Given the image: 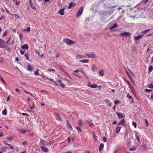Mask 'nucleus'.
Segmentation results:
<instances>
[{
  "mask_svg": "<svg viewBox=\"0 0 153 153\" xmlns=\"http://www.w3.org/2000/svg\"><path fill=\"white\" fill-rule=\"evenodd\" d=\"M113 12L111 11L108 12V11H104L103 12H100V15L101 16V17L102 18H105L106 17H107L108 16H110V14L112 13Z\"/></svg>",
  "mask_w": 153,
  "mask_h": 153,
  "instance_id": "nucleus-1",
  "label": "nucleus"
},
{
  "mask_svg": "<svg viewBox=\"0 0 153 153\" xmlns=\"http://www.w3.org/2000/svg\"><path fill=\"white\" fill-rule=\"evenodd\" d=\"M124 139L126 142V145L128 146H130V143L131 142V139L128 137V134H126L124 136Z\"/></svg>",
  "mask_w": 153,
  "mask_h": 153,
  "instance_id": "nucleus-2",
  "label": "nucleus"
},
{
  "mask_svg": "<svg viewBox=\"0 0 153 153\" xmlns=\"http://www.w3.org/2000/svg\"><path fill=\"white\" fill-rule=\"evenodd\" d=\"M84 8L83 7H81V8L79 9V10L76 14V16L78 17L80 16L82 14Z\"/></svg>",
  "mask_w": 153,
  "mask_h": 153,
  "instance_id": "nucleus-3",
  "label": "nucleus"
},
{
  "mask_svg": "<svg viewBox=\"0 0 153 153\" xmlns=\"http://www.w3.org/2000/svg\"><path fill=\"white\" fill-rule=\"evenodd\" d=\"M120 35L122 36L129 37L131 34L128 32H124L120 33Z\"/></svg>",
  "mask_w": 153,
  "mask_h": 153,
  "instance_id": "nucleus-4",
  "label": "nucleus"
},
{
  "mask_svg": "<svg viewBox=\"0 0 153 153\" xmlns=\"http://www.w3.org/2000/svg\"><path fill=\"white\" fill-rule=\"evenodd\" d=\"M65 42L67 43L68 45H69L75 43V42L68 39H64Z\"/></svg>",
  "mask_w": 153,
  "mask_h": 153,
  "instance_id": "nucleus-5",
  "label": "nucleus"
},
{
  "mask_svg": "<svg viewBox=\"0 0 153 153\" xmlns=\"http://www.w3.org/2000/svg\"><path fill=\"white\" fill-rule=\"evenodd\" d=\"M6 43L4 42V41L1 39H0V48H4L5 46V44Z\"/></svg>",
  "mask_w": 153,
  "mask_h": 153,
  "instance_id": "nucleus-6",
  "label": "nucleus"
},
{
  "mask_svg": "<svg viewBox=\"0 0 153 153\" xmlns=\"http://www.w3.org/2000/svg\"><path fill=\"white\" fill-rule=\"evenodd\" d=\"M88 86L91 88H97L98 86V85H97L91 84V82H89L88 83Z\"/></svg>",
  "mask_w": 153,
  "mask_h": 153,
  "instance_id": "nucleus-7",
  "label": "nucleus"
},
{
  "mask_svg": "<svg viewBox=\"0 0 153 153\" xmlns=\"http://www.w3.org/2000/svg\"><path fill=\"white\" fill-rule=\"evenodd\" d=\"M116 113L119 119H122L125 117V115L123 114H121L120 113H117V112H116Z\"/></svg>",
  "mask_w": 153,
  "mask_h": 153,
  "instance_id": "nucleus-8",
  "label": "nucleus"
},
{
  "mask_svg": "<svg viewBox=\"0 0 153 153\" xmlns=\"http://www.w3.org/2000/svg\"><path fill=\"white\" fill-rule=\"evenodd\" d=\"M40 143L41 144L44 146H47L48 144V142H46L44 140H43L42 139H41Z\"/></svg>",
  "mask_w": 153,
  "mask_h": 153,
  "instance_id": "nucleus-9",
  "label": "nucleus"
},
{
  "mask_svg": "<svg viewBox=\"0 0 153 153\" xmlns=\"http://www.w3.org/2000/svg\"><path fill=\"white\" fill-rule=\"evenodd\" d=\"M55 117L57 120L59 121H61V118L60 115L57 113L55 114Z\"/></svg>",
  "mask_w": 153,
  "mask_h": 153,
  "instance_id": "nucleus-10",
  "label": "nucleus"
},
{
  "mask_svg": "<svg viewBox=\"0 0 153 153\" xmlns=\"http://www.w3.org/2000/svg\"><path fill=\"white\" fill-rule=\"evenodd\" d=\"M41 149L42 151L45 152H48V149L46 147L43 146H40Z\"/></svg>",
  "mask_w": 153,
  "mask_h": 153,
  "instance_id": "nucleus-11",
  "label": "nucleus"
},
{
  "mask_svg": "<svg viewBox=\"0 0 153 153\" xmlns=\"http://www.w3.org/2000/svg\"><path fill=\"white\" fill-rule=\"evenodd\" d=\"M27 70L30 71H32L33 70V68L32 66L30 64H29L27 67Z\"/></svg>",
  "mask_w": 153,
  "mask_h": 153,
  "instance_id": "nucleus-12",
  "label": "nucleus"
},
{
  "mask_svg": "<svg viewBox=\"0 0 153 153\" xmlns=\"http://www.w3.org/2000/svg\"><path fill=\"white\" fill-rule=\"evenodd\" d=\"M76 5V4L74 2H71L70 3L68 8L69 9H71L72 7H74Z\"/></svg>",
  "mask_w": 153,
  "mask_h": 153,
  "instance_id": "nucleus-13",
  "label": "nucleus"
},
{
  "mask_svg": "<svg viewBox=\"0 0 153 153\" xmlns=\"http://www.w3.org/2000/svg\"><path fill=\"white\" fill-rule=\"evenodd\" d=\"M57 82L60 84V85L61 86L62 88H64L65 87V85L64 84L62 83V80H58Z\"/></svg>",
  "mask_w": 153,
  "mask_h": 153,
  "instance_id": "nucleus-14",
  "label": "nucleus"
},
{
  "mask_svg": "<svg viewBox=\"0 0 153 153\" xmlns=\"http://www.w3.org/2000/svg\"><path fill=\"white\" fill-rule=\"evenodd\" d=\"M143 35H141L137 36H135L134 38V39L135 40H140L141 37L143 36Z\"/></svg>",
  "mask_w": 153,
  "mask_h": 153,
  "instance_id": "nucleus-15",
  "label": "nucleus"
},
{
  "mask_svg": "<svg viewBox=\"0 0 153 153\" xmlns=\"http://www.w3.org/2000/svg\"><path fill=\"white\" fill-rule=\"evenodd\" d=\"M21 47L22 49H25L26 50H27L29 48V47L27 44H25L23 46H21Z\"/></svg>",
  "mask_w": 153,
  "mask_h": 153,
  "instance_id": "nucleus-16",
  "label": "nucleus"
},
{
  "mask_svg": "<svg viewBox=\"0 0 153 153\" xmlns=\"http://www.w3.org/2000/svg\"><path fill=\"white\" fill-rule=\"evenodd\" d=\"M87 56L88 57L94 58L96 57L95 54L94 53H92L89 54H87Z\"/></svg>",
  "mask_w": 153,
  "mask_h": 153,
  "instance_id": "nucleus-17",
  "label": "nucleus"
},
{
  "mask_svg": "<svg viewBox=\"0 0 153 153\" xmlns=\"http://www.w3.org/2000/svg\"><path fill=\"white\" fill-rule=\"evenodd\" d=\"M65 10V8H63V9H61L59 11V13L61 15H63L64 14V10Z\"/></svg>",
  "mask_w": 153,
  "mask_h": 153,
  "instance_id": "nucleus-18",
  "label": "nucleus"
},
{
  "mask_svg": "<svg viewBox=\"0 0 153 153\" xmlns=\"http://www.w3.org/2000/svg\"><path fill=\"white\" fill-rule=\"evenodd\" d=\"M104 145L103 143H101L100 146V147L99 148V150L100 151L102 150L103 148Z\"/></svg>",
  "mask_w": 153,
  "mask_h": 153,
  "instance_id": "nucleus-19",
  "label": "nucleus"
},
{
  "mask_svg": "<svg viewBox=\"0 0 153 153\" xmlns=\"http://www.w3.org/2000/svg\"><path fill=\"white\" fill-rule=\"evenodd\" d=\"M117 27V23H115L113 25L110 27V30H112L114 28H115Z\"/></svg>",
  "mask_w": 153,
  "mask_h": 153,
  "instance_id": "nucleus-20",
  "label": "nucleus"
},
{
  "mask_svg": "<svg viewBox=\"0 0 153 153\" xmlns=\"http://www.w3.org/2000/svg\"><path fill=\"white\" fill-rule=\"evenodd\" d=\"M36 52L37 53L39 56H43V53H42L41 51H38L37 50L36 51Z\"/></svg>",
  "mask_w": 153,
  "mask_h": 153,
  "instance_id": "nucleus-21",
  "label": "nucleus"
},
{
  "mask_svg": "<svg viewBox=\"0 0 153 153\" xmlns=\"http://www.w3.org/2000/svg\"><path fill=\"white\" fill-rule=\"evenodd\" d=\"M103 70H102L99 71V75L100 76H103L104 75Z\"/></svg>",
  "mask_w": 153,
  "mask_h": 153,
  "instance_id": "nucleus-22",
  "label": "nucleus"
},
{
  "mask_svg": "<svg viewBox=\"0 0 153 153\" xmlns=\"http://www.w3.org/2000/svg\"><path fill=\"white\" fill-rule=\"evenodd\" d=\"M105 102L106 103H107V105L108 106L110 107L111 105V103L110 102L109 100L108 99L105 100Z\"/></svg>",
  "mask_w": 153,
  "mask_h": 153,
  "instance_id": "nucleus-23",
  "label": "nucleus"
},
{
  "mask_svg": "<svg viewBox=\"0 0 153 153\" xmlns=\"http://www.w3.org/2000/svg\"><path fill=\"white\" fill-rule=\"evenodd\" d=\"M125 123V120L124 119H123L121 121H120V122L118 124V125L120 126V125H123Z\"/></svg>",
  "mask_w": 153,
  "mask_h": 153,
  "instance_id": "nucleus-24",
  "label": "nucleus"
},
{
  "mask_svg": "<svg viewBox=\"0 0 153 153\" xmlns=\"http://www.w3.org/2000/svg\"><path fill=\"white\" fill-rule=\"evenodd\" d=\"M121 128L120 127H117L115 131L117 133H118L120 131Z\"/></svg>",
  "mask_w": 153,
  "mask_h": 153,
  "instance_id": "nucleus-25",
  "label": "nucleus"
},
{
  "mask_svg": "<svg viewBox=\"0 0 153 153\" xmlns=\"http://www.w3.org/2000/svg\"><path fill=\"white\" fill-rule=\"evenodd\" d=\"M8 148L7 147H2L1 149V150L0 151V153H2L4 151H5V149H7Z\"/></svg>",
  "mask_w": 153,
  "mask_h": 153,
  "instance_id": "nucleus-26",
  "label": "nucleus"
},
{
  "mask_svg": "<svg viewBox=\"0 0 153 153\" xmlns=\"http://www.w3.org/2000/svg\"><path fill=\"white\" fill-rule=\"evenodd\" d=\"M79 61L83 63H87L89 62L88 60L86 59L80 60Z\"/></svg>",
  "mask_w": 153,
  "mask_h": 153,
  "instance_id": "nucleus-27",
  "label": "nucleus"
},
{
  "mask_svg": "<svg viewBox=\"0 0 153 153\" xmlns=\"http://www.w3.org/2000/svg\"><path fill=\"white\" fill-rule=\"evenodd\" d=\"M30 30V27H27V29H25L22 30L23 31L25 32H29Z\"/></svg>",
  "mask_w": 153,
  "mask_h": 153,
  "instance_id": "nucleus-28",
  "label": "nucleus"
},
{
  "mask_svg": "<svg viewBox=\"0 0 153 153\" xmlns=\"http://www.w3.org/2000/svg\"><path fill=\"white\" fill-rule=\"evenodd\" d=\"M29 2H30V4L31 6V7L33 9H36V7H35L33 6V4L31 2V0H29Z\"/></svg>",
  "mask_w": 153,
  "mask_h": 153,
  "instance_id": "nucleus-29",
  "label": "nucleus"
},
{
  "mask_svg": "<svg viewBox=\"0 0 153 153\" xmlns=\"http://www.w3.org/2000/svg\"><path fill=\"white\" fill-rule=\"evenodd\" d=\"M96 68V67L95 65L94 64H92V71L93 72H94Z\"/></svg>",
  "mask_w": 153,
  "mask_h": 153,
  "instance_id": "nucleus-30",
  "label": "nucleus"
},
{
  "mask_svg": "<svg viewBox=\"0 0 153 153\" xmlns=\"http://www.w3.org/2000/svg\"><path fill=\"white\" fill-rule=\"evenodd\" d=\"M146 147H147V146H146V145H144L143 146L140 147V148H141V149H143V150L144 151L146 148Z\"/></svg>",
  "mask_w": 153,
  "mask_h": 153,
  "instance_id": "nucleus-31",
  "label": "nucleus"
},
{
  "mask_svg": "<svg viewBox=\"0 0 153 153\" xmlns=\"http://www.w3.org/2000/svg\"><path fill=\"white\" fill-rule=\"evenodd\" d=\"M7 114V112L6 109H4L2 111V114L4 115H6Z\"/></svg>",
  "mask_w": 153,
  "mask_h": 153,
  "instance_id": "nucleus-32",
  "label": "nucleus"
},
{
  "mask_svg": "<svg viewBox=\"0 0 153 153\" xmlns=\"http://www.w3.org/2000/svg\"><path fill=\"white\" fill-rule=\"evenodd\" d=\"M153 69V68L152 67V65L150 66L149 67V73L151 72L152 71V70Z\"/></svg>",
  "mask_w": 153,
  "mask_h": 153,
  "instance_id": "nucleus-33",
  "label": "nucleus"
},
{
  "mask_svg": "<svg viewBox=\"0 0 153 153\" xmlns=\"http://www.w3.org/2000/svg\"><path fill=\"white\" fill-rule=\"evenodd\" d=\"M135 136L137 140H138V142H140V139L139 136L137 135V134H135Z\"/></svg>",
  "mask_w": 153,
  "mask_h": 153,
  "instance_id": "nucleus-34",
  "label": "nucleus"
},
{
  "mask_svg": "<svg viewBox=\"0 0 153 153\" xmlns=\"http://www.w3.org/2000/svg\"><path fill=\"white\" fill-rule=\"evenodd\" d=\"M148 87L149 88H153V84H148Z\"/></svg>",
  "mask_w": 153,
  "mask_h": 153,
  "instance_id": "nucleus-35",
  "label": "nucleus"
},
{
  "mask_svg": "<svg viewBox=\"0 0 153 153\" xmlns=\"http://www.w3.org/2000/svg\"><path fill=\"white\" fill-rule=\"evenodd\" d=\"M39 70L38 69H36V71L34 73V75H38L39 74Z\"/></svg>",
  "mask_w": 153,
  "mask_h": 153,
  "instance_id": "nucleus-36",
  "label": "nucleus"
},
{
  "mask_svg": "<svg viewBox=\"0 0 153 153\" xmlns=\"http://www.w3.org/2000/svg\"><path fill=\"white\" fill-rule=\"evenodd\" d=\"M76 128L77 130L79 132H81V131H82V130L81 129V128L77 126V127H76Z\"/></svg>",
  "mask_w": 153,
  "mask_h": 153,
  "instance_id": "nucleus-37",
  "label": "nucleus"
},
{
  "mask_svg": "<svg viewBox=\"0 0 153 153\" xmlns=\"http://www.w3.org/2000/svg\"><path fill=\"white\" fill-rule=\"evenodd\" d=\"M78 122H79V126H81L83 124L82 120H79L78 121Z\"/></svg>",
  "mask_w": 153,
  "mask_h": 153,
  "instance_id": "nucleus-38",
  "label": "nucleus"
},
{
  "mask_svg": "<svg viewBox=\"0 0 153 153\" xmlns=\"http://www.w3.org/2000/svg\"><path fill=\"white\" fill-rule=\"evenodd\" d=\"M25 56L26 59L27 60H29V57H28V54L27 53H26L25 54Z\"/></svg>",
  "mask_w": 153,
  "mask_h": 153,
  "instance_id": "nucleus-39",
  "label": "nucleus"
},
{
  "mask_svg": "<svg viewBox=\"0 0 153 153\" xmlns=\"http://www.w3.org/2000/svg\"><path fill=\"white\" fill-rule=\"evenodd\" d=\"M6 50L8 52H10L11 51V49L8 47H6Z\"/></svg>",
  "mask_w": 153,
  "mask_h": 153,
  "instance_id": "nucleus-40",
  "label": "nucleus"
},
{
  "mask_svg": "<svg viewBox=\"0 0 153 153\" xmlns=\"http://www.w3.org/2000/svg\"><path fill=\"white\" fill-rule=\"evenodd\" d=\"M132 125L134 126V127L135 128H136L137 127V123H136V122H133L132 123Z\"/></svg>",
  "mask_w": 153,
  "mask_h": 153,
  "instance_id": "nucleus-41",
  "label": "nucleus"
},
{
  "mask_svg": "<svg viewBox=\"0 0 153 153\" xmlns=\"http://www.w3.org/2000/svg\"><path fill=\"white\" fill-rule=\"evenodd\" d=\"M68 126V128H70V129L71 130L73 129V128L72 127V126L71 124H69L67 125Z\"/></svg>",
  "mask_w": 153,
  "mask_h": 153,
  "instance_id": "nucleus-42",
  "label": "nucleus"
},
{
  "mask_svg": "<svg viewBox=\"0 0 153 153\" xmlns=\"http://www.w3.org/2000/svg\"><path fill=\"white\" fill-rule=\"evenodd\" d=\"M127 97L128 98V99H131L132 98V97L129 94H128L127 95Z\"/></svg>",
  "mask_w": 153,
  "mask_h": 153,
  "instance_id": "nucleus-43",
  "label": "nucleus"
},
{
  "mask_svg": "<svg viewBox=\"0 0 153 153\" xmlns=\"http://www.w3.org/2000/svg\"><path fill=\"white\" fill-rule=\"evenodd\" d=\"M114 102L115 104H117L120 102V101L117 100L114 101Z\"/></svg>",
  "mask_w": 153,
  "mask_h": 153,
  "instance_id": "nucleus-44",
  "label": "nucleus"
},
{
  "mask_svg": "<svg viewBox=\"0 0 153 153\" xmlns=\"http://www.w3.org/2000/svg\"><path fill=\"white\" fill-rule=\"evenodd\" d=\"M93 134L94 139L95 140H97V136H95L94 132H93Z\"/></svg>",
  "mask_w": 153,
  "mask_h": 153,
  "instance_id": "nucleus-45",
  "label": "nucleus"
},
{
  "mask_svg": "<svg viewBox=\"0 0 153 153\" xmlns=\"http://www.w3.org/2000/svg\"><path fill=\"white\" fill-rule=\"evenodd\" d=\"M22 115H23V116H26L27 117H29V115L28 114L25 113H22Z\"/></svg>",
  "mask_w": 153,
  "mask_h": 153,
  "instance_id": "nucleus-46",
  "label": "nucleus"
},
{
  "mask_svg": "<svg viewBox=\"0 0 153 153\" xmlns=\"http://www.w3.org/2000/svg\"><path fill=\"white\" fill-rule=\"evenodd\" d=\"M150 30V29H148V30H144L143 31V32H141V33H147V32H148Z\"/></svg>",
  "mask_w": 153,
  "mask_h": 153,
  "instance_id": "nucleus-47",
  "label": "nucleus"
},
{
  "mask_svg": "<svg viewBox=\"0 0 153 153\" xmlns=\"http://www.w3.org/2000/svg\"><path fill=\"white\" fill-rule=\"evenodd\" d=\"M27 142L26 141H24L23 143H22V144L24 145V146H25V145H27Z\"/></svg>",
  "mask_w": 153,
  "mask_h": 153,
  "instance_id": "nucleus-48",
  "label": "nucleus"
},
{
  "mask_svg": "<svg viewBox=\"0 0 153 153\" xmlns=\"http://www.w3.org/2000/svg\"><path fill=\"white\" fill-rule=\"evenodd\" d=\"M13 137H9L7 138V139L8 140H12Z\"/></svg>",
  "mask_w": 153,
  "mask_h": 153,
  "instance_id": "nucleus-49",
  "label": "nucleus"
},
{
  "mask_svg": "<svg viewBox=\"0 0 153 153\" xmlns=\"http://www.w3.org/2000/svg\"><path fill=\"white\" fill-rule=\"evenodd\" d=\"M136 149V148H135L133 147V148H130L129 149V151H134Z\"/></svg>",
  "mask_w": 153,
  "mask_h": 153,
  "instance_id": "nucleus-50",
  "label": "nucleus"
},
{
  "mask_svg": "<svg viewBox=\"0 0 153 153\" xmlns=\"http://www.w3.org/2000/svg\"><path fill=\"white\" fill-rule=\"evenodd\" d=\"M103 141L104 142V143L105 142L107 141L106 138L105 137H104L103 138Z\"/></svg>",
  "mask_w": 153,
  "mask_h": 153,
  "instance_id": "nucleus-51",
  "label": "nucleus"
},
{
  "mask_svg": "<svg viewBox=\"0 0 153 153\" xmlns=\"http://www.w3.org/2000/svg\"><path fill=\"white\" fill-rule=\"evenodd\" d=\"M145 91L148 92H150L152 91V90L151 89H145Z\"/></svg>",
  "mask_w": 153,
  "mask_h": 153,
  "instance_id": "nucleus-52",
  "label": "nucleus"
},
{
  "mask_svg": "<svg viewBox=\"0 0 153 153\" xmlns=\"http://www.w3.org/2000/svg\"><path fill=\"white\" fill-rule=\"evenodd\" d=\"M145 123L147 125L146 126H148V125H149V123H148V121L146 119H145Z\"/></svg>",
  "mask_w": 153,
  "mask_h": 153,
  "instance_id": "nucleus-53",
  "label": "nucleus"
},
{
  "mask_svg": "<svg viewBox=\"0 0 153 153\" xmlns=\"http://www.w3.org/2000/svg\"><path fill=\"white\" fill-rule=\"evenodd\" d=\"M48 71L51 72L52 71H55V70L53 69H49L48 70Z\"/></svg>",
  "mask_w": 153,
  "mask_h": 153,
  "instance_id": "nucleus-54",
  "label": "nucleus"
},
{
  "mask_svg": "<svg viewBox=\"0 0 153 153\" xmlns=\"http://www.w3.org/2000/svg\"><path fill=\"white\" fill-rule=\"evenodd\" d=\"M53 143V141H50L49 142H48V145H51V144H52Z\"/></svg>",
  "mask_w": 153,
  "mask_h": 153,
  "instance_id": "nucleus-55",
  "label": "nucleus"
},
{
  "mask_svg": "<svg viewBox=\"0 0 153 153\" xmlns=\"http://www.w3.org/2000/svg\"><path fill=\"white\" fill-rule=\"evenodd\" d=\"M80 70L77 69V70H75V71H74V72L76 73H78L79 72H80Z\"/></svg>",
  "mask_w": 153,
  "mask_h": 153,
  "instance_id": "nucleus-56",
  "label": "nucleus"
},
{
  "mask_svg": "<svg viewBox=\"0 0 153 153\" xmlns=\"http://www.w3.org/2000/svg\"><path fill=\"white\" fill-rule=\"evenodd\" d=\"M27 131L26 130H20V131L21 133H25V132Z\"/></svg>",
  "mask_w": 153,
  "mask_h": 153,
  "instance_id": "nucleus-57",
  "label": "nucleus"
},
{
  "mask_svg": "<svg viewBox=\"0 0 153 153\" xmlns=\"http://www.w3.org/2000/svg\"><path fill=\"white\" fill-rule=\"evenodd\" d=\"M64 79L67 82L68 84H70V81L68 79H65V78Z\"/></svg>",
  "mask_w": 153,
  "mask_h": 153,
  "instance_id": "nucleus-58",
  "label": "nucleus"
},
{
  "mask_svg": "<svg viewBox=\"0 0 153 153\" xmlns=\"http://www.w3.org/2000/svg\"><path fill=\"white\" fill-rule=\"evenodd\" d=\"M10 39H11V37L9 38V39H8V40L6 42H5L6 43V44L8 43L9 42Z\"/></svg>",
  "mask_w": 153,
  "mask_h": 153,
  "instance_id": "nucleus-59",
  "label": "nucleus"
},
{
  "mask_svg": "<svg viewBox=\"0 0 153 153\" xmlns=\"http://www.w3.org/2000/svg\"><path fill=\"white\" fill-rule=\"evenodd\" d=\"M89 126H92L93 125V124L91 122H89Z\"/></svg>",
  "mask_w": 153,
  "mask_h": 153,
  "instance_id": "nucleus-60",
  "label": "nucleus"
},
{
  "mask_svg": "<svg viewBox=\"0 0 153 153\" xmlns=\"http://www.w3.org/2000/svg\"><path fill=\"white\" fill-rule=\"evenodd\" d=\"M19 37H20V40H21L22 39V35L21 33H20V34H19Z\"/></svg>",
  "mask_w": 153,
  "mask_h": 153,
  "instance_id": "nucleus-61",
  "label": "nucleus"
},
{
  "mask_svg": "<svg viewBox=\"0 0 153 153\" xmlns=\"http://www.w3.org/2000/svg\"><path fill=\"white\" fill-rule=\"evenodd\" d=\"M3 143H4V144H5V145H8V146H10V144H8V143H7L6 142H5V141H4L3 142Z\"/></svg>",
  "mask_w": 153,
  "mask_h": 153,
  "instance_id": "nucleus-62",
  "label": "nucleus"
},
{
  "mask_svg": "<svg viewBox=\"0 0 153 153\" xmlns=\"http://www.w3.org/2000/svg\"><path fill=\"white\" fill-rule=\"evenodd\" d=\"M7 34V31H5L4 34H3V36H6Z\"/></svg>",
  "mask_w": 153,
  "mask_h": 153,
  "instance_id": "nucleus-63",
  "label": "nucleus"
},
{
  "mask_svg": "<svg viewBox=\"0 0 153 153\" xmlns=\"http://www.w3.org/2000/svg\"><path fill=\"white\" fill-rule=\"evenodd\" d=\"M117 123V121H114V122L112 123V124L113 125H115Z\"/></svg>",
  "mask_w": 153,
  "mask_h": 153,
  "instance_id": "nucleus-64",
  "label": "nucleus"
}]
</instances>
